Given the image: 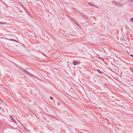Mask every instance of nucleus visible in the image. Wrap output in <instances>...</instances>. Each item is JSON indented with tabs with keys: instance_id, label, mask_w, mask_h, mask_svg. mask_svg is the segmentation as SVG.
<instances>
[{
	"instance_id": "1",
	"label": "nucleus",
	"mask_w": 133,
	"mask_h": 133,
	"mask_svg": "<svg viewBox=\"0 0 133 133\" xmlns=\"http://www.w3.org/2000/svg\"><path fill=\"white\" fill-rule=\"evenodd\" d=\"M22 70L26 74L28 75L29 76H33V75L32 74L29 73L28 71L27 70L24 69H22Z\"/></svg>"
},
{
	"instance_id": "2",
	"label": "nucleus",
	"mask_w": 133,
	"mask_h": 133,
	"mask_svg": "<svg viewBox=\"0 0 133 133\" xmlns=\"http://www.w3.org/2000/svg\"><path fill=\"white\" fill-rule=\"evenodd\" d=\"M79 14H80L79 15L80 16H82L84 19H88V16L87 15H86L84 14H83L81 13V12H79Z\"/></svg>"
},
{
	"instance_id": "3",
	"label": "nucleus",
	"mask_w": 133,
	"mask_h": 133,
	"mask_svg": "<svg viewBox=\"0 0 133 133\" xmlns=\"http://www.w3.org/2000/svg\"><path fill=\"white\" fill-rule=\"evenodd\" d=\"M112 3L113 4L116 5L118 6H120L121 5L119 3L117 2L116 1H113L112 2Z\"/></svg>"
},
{
	"instance_id": "4",
	"label": "nucleus",
	"mask_w": 133,
	"mask_h": 133,
	"mask_svg": "<svg viewBox=\"0 0 133 133\" xmlns=\"http://www.w3.org/2000/svg\"><path fill=\"white\" fill-rule=\"evenodd\" d=\"M80 63V62L79 61H74L73 63L75 65H76L77 64H79Z\"/></svg>"
},
{
	"instance_id": "5",
	"label": "nucleus",
	"mask_w": 133,
	"mask_h": 133,
	"mask_svg": "<svg viewBox=\"0 0 133 133\" xmlns=\"http://www.w3.org/2000/svg\"><path fill=\"white\" fill-rule=\"evenodd\" d=\"M88 4L89 5H91V6H94L95 7L97 8H99L97 7V6H96V5H94L93 4H91V3H90V2L89 3H88Z\"/></svg>"
},
{
	"instance_id": "6",
	"label": "nucleus",
	"mask_w": 133,
	"mask_h": 133,
	"mask_svg": "<svg viewBox=\"0 0 133 133\" xmlns=\"http://www.w3.org/2000/svg\"><path fill=\"white\" fill-rule=\"evenodd\" d=\"M10 118L11 120H12V121H15V119L13 118V117H12L11 116H10Z\"/></svg>"
},
{
	"instance_id": "7",
	"label": "nucleus",
	"mask_w": 133,
	"mask_h": 133,
	"mask_svg": "<svg viewBox=\"0 0 133 133\" xmlns=\"http://www.w3.org/2000/svg\"><path fill=\"white\" fill-rule=\"evenodd\" d=\"M97 71L99 73H100V74L102 73V72L99 70H97Z\"/></svg>"
},
{
	"instance_id": "8",
	"label": "nucleus",
	"mask_w": 133,
	"mask_h": 133,
	"mask_svg": "<svg viewBox=\"0 0 133 133\" xmlns=\"http://www.w3.org/2000/svg\"><path fill=\"white\" fill-rule=\"evenodd\" d=\"M74 23L77 25H78V24L77 23V22L75 20V21H74Z\"/></svg>"
},
{
	"instance_id": "9",
	"label": "nucleus",
	"mask_w": 133,
	"mask_h": 133,
	"mask_svg": "<svg viewBox=\"0 0 133 133\" xmlns=\"http://www.w3.org/2000/svg\"><path fill=\"white\" fill-rule=\"evenodd\" d=\"M24 129L25 131L28 130V129L27 128L25 127H24Z\"/></svg>"
},
{
	"instance_id": "10",
	"label": "nucleus",
	"mask_w": 133,
	"mask_h": 133,
	"mask_svg": "<svg viewBox=\"0 0 133 133\" xmlns=\"http://www.w3.org/2000/svg\"><path fill=\"white\" fill-rule=\"evenodd\" d=\"M129 69L130 70V71L133 73V69L131 68H129Z\"/></svg>"
},
{
	"instance_id": "11",
	"label": "nucleus",
	"mask_w": 133,
	"mask_h": 133,
	"mask_svg": "<svg viewBox=\"0 0 133 133\" xmlns=\"http://www.w3.org/2000/svg\"><path fill=\"white\" fill-rule=\"evenodd\" d=\"M130 21L132 22H133V18H131Z\"/></svg>"
},
{
	"instance_id": "12",
	"label": "nucleus",
	"mask_w": 133,
	"mask_h": 133,
	"mask_svg": "<svg viewBox=\"0 0 133 133\" xmlns=\"http://www.w3.org/2000/svg\"><path fill=\"white\" fill-rule=\"evenodd\" d=\"M73 9H74V10L75 11H78H78H77V9H75V8H73Z\"/></svg>"
},
{
	"instance_id": "13",
	"label": "nucleus",
	"mask_w": 133,
	"mask_h": 133,
	"mask_svg": "<svg viewBox=\"0 0 133 133\" xmlns=\"http://www.w3.org/2000/svg\"><path fill=\"white\" fill-rule=\"evenodd\" d=\"M50 99H52V100H54V99H53V98L52 97H50Z\"/></svg>"
},
{
	"instance_id": "14",
	"label": "nucleus",
	"mask_w": 133,
	"mask_h": 133,
	"mask_svg": "<svg viewBox=\"0 0 133 133\" xmlns=\"http://www.w3.org/2000/svg\"><path fill=\"white\" fill-rule=\"evenodd\" d=\"M130 2H132L133 1V0H128Z\"/></svg>"
},
{
	"instance_id": "15",
	"label": "nucleus",
	"mask_w": 133,
	"mask_h": 133,
	"mask_svg": "<svg viewBox=\"0 0 133 133\" xmlns=\"http://www.w3.org/2000/svg\"><path fill=\"white\" fill-rule=\"evenodd\" d=\"M72 21H75V20L74 19H72Z\"/></svg>"
},
{
	"instance_id": "16",
	"label": "nucleus",
	"mask_w": 133,
	"mask_h": 133,
	"mask_svg": "<svg viewBox=\"0 0 133 133\" xmlns=\"http://www.w3.org/2000/svg\"><path fill=\"white\" fill-rule=\"evenodd\" d=\"M131 56L133 58V55H131Z\"/></svg>"
},
{
	"instance_id": "17",
	"label": "nucleus",
	"mask_w": 133,
	"mask_h": 133,
	"mask_svg": "<svg viewBox=\"0 0 133 133\" xmlns=\"http://www.w3.org/2000/svg\"><path fill=\"white\" fill-rule=\"evenodd\" d=\"M2 100H1V99H0V102H1L2 101Z\"/></svg>"
}]
</instances>
